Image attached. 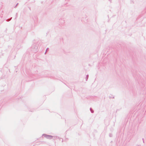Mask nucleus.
<instances>
[{
	"mask_svg": "<svg viewBox=\"0 0 146 146\" xmlns=\"http://www.w3.org/2000/svg\"><path fill=\"white\" fill-rule=\"evenodd\" d=\"M46 137L47 138L49 139H52L53 137L51 135H47L46 136Z\"/></svg>",
	"mask_w": 146,
	"mask_h": 146,
	"instance_id": "obj_1",
	"label": "nucleus"
}]
</instances>
